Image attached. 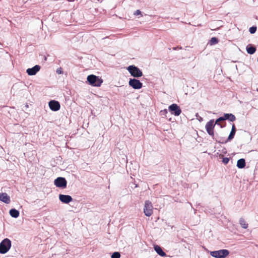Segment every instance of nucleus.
<instances>
[{
  "label": "nucleus",
  "instance_id": "nucleus-8",
  "mask_svg": "<svg viewBox=\"0 0 258 258\" xmlns=\"http://www.w3.org/2000/svg\"><path fill=\"white\" fill-rule=\"evenodd\" d=\"M128 85L134 89H140L142 88L143 84L139 80L134 78L130 79L128 81Z\"/></svg>",
  "mask_w": 258,
  "mask_h": 258
},
{
  "label": "nucleus",
  "instance_id": "nucleus-23",
  "mask_svg": "<svg viewBox=\"0 0 258 258\" xmlns=\"http://www.w3.org/2000/svg\"><path fill=\"white\" fill-rule=\"evenodd\" d=\"M111 258H120V254L118 252H114L111 255Z\"/></svg>",
  "mask_w": 258,
  "mask_h": 258
},
{
  "label": "nucleus",
  "instance_id": "nucleus-9",
  "mask_svg": "<svg viewBox=\"0 0 258 258\" xmlns=\"http://www.w3.org/2000/svg\"><path fill=\"white\" fill-rule=\"evenodd\" d=\"M169 111L172 114L175 116H178L181 112V110L176 104H172L168 107Z\"/></svg>",
  "mask_w": 258,
  "mask_h": 258
},
{
  "label": "nucleus",
  "instance_id": "nucleus-11",
  "mask_svg": "<svg viewBox=\"0 0 258 258\" xmlns=\"http://www.w3.org/2000/svg\"><path fill=\"white\" fill-rule=\"evenodd\" d=\"M59 200L64 204H69L73 201V198L69 195L60 194L59 195Z\"/></svg>",
  "mask_w": 258,
  "mask_h": 258
},
{
  "label": "nucleus",
  "instance_id": "nucleus-19",
  "mask_svg": "<svg viewBox=\"0 0 258 258\" xmlns=\"http://www.w3.org/2000/svg\"><path fill=\"white\" fill-rule=\"evenodd\" d=\"M246 49L247 52L250 54H253L256 51V48L252 46L251 45L247 46Z\"/></svg>",
  "mask_w": 258,
  "mask_h": 258
},
{
  "label": "nucleus",
  "instance_id": "nucleus-18",
  "mask_svg": "<svg viewBox=\"0 0 258 258\" xmlns=\"http://www.w3.org/2000/svg\"><path fill=\"white\" fill-rule=\"evenodd\" d=\"M245 166V160L243 158L240 159L237 161V166L239 168H243Z\"/></svg>",
  "mask_w": 258,
  "mask_h": 258
},
{
  "label": "nucleus",
  "instance_id": "nucleus-27",
  "mask_svg": "<svg viewBox=\"0 0 258 258\" xmlns=\"http://www.w3.org/2000/svg\"><path fill=\"white\" fill-rule=\"evenodd\" d=\"M134 14L136 16L141 15V12L140 10H138L135 12Z\"/></svg>",
  "mask_w": 258,
  "mask_h": 258
},
{
  "label": "nucleus",
  "instance_id": "nucleus-13",
  "mask_svg": "<svg viewBox=\"0 0 258 258\" xmlns=\"http://www.w3.org/2000/svg\"><path fill=\"white\" fill-rule=\"evenodd\" d=\"M0 201L6 204H9L11 202L10 197L6 192H0Z\"/></svg>",
  "mask_w": 258,
  "mask_h": 258
},
{
  "label": "nucleus",
  "instance_id": "nucleus-7",
  "mask_svg": "<svg viewBox=\"0 0 258 258\" xmlns=\"http://www.w3.org/2000/svg\"><path fill=\"white\" fill-rule=\"evenodd\" d=\"M54 183L57 187L64 188L67 187V182L65 178L59 177L54 180Z\"/></svg>",
  "mask_w": 258,
  "mask_h": 258
},
{
  "label": "nucleus",
  "instance_id": "nucleus-14",
  "mask_svg": "<svg viewBox=\"0 0 258 258\" xmlns=\"http://www.w3.org/2000/svg\"><path fill=\"white\" fill-rule=\"evenodd\" d=\"M154 250L160 256H165L166 254L165 252L163 251L161 247L157 245H155L154 246Z\"/></svg>",
  "mask_w": 258,
  "mask_h": 258
},
{
  "label": "nucleus",
  "instance_id": "nucleus-17",
  "mask_svg": "<svg viewBox=\"0 0 258 258\" xmlns=\"http://www.w3.org/2000/svg\"><path fill=\"white\" fill-rule=\"evenodd\" d=\"M9 213L11 217L15 218H18L20 214L19 212L15 209H11L10 210Z\"/></svg>",
  "mask_w": 258,
  "mask_h": 258
},
{
  "label": "nucleus",
  "instance_id": "nucleus-28",
  "mask_svg": "<svg viewBox=\"0 0 258 258\" xmlns=\"http://www.w3.org/2000/svg\"><path fill=\"white\" fill-rule=\"evenodd\" d=\"M56 73L58 74H62V71L61 70V68L57 69V70H56Z\"/></svg>",
  "mask_w": 258,
  "mask_h": 258
},
{
  "label": "nucleus",
  "instance_id": "nucleus-6",
  "mask_svg": "<svg viewBox=\"0 0 258 258\" xmlns=\"http://www.w3.org/2000/svg\"><path fill=\"white\" fill-rule=\"evenodd\" d=\"M144 212L146 216L150 217L153 214V205L149 201H146L144 208Z\"/></svg>",
  "mask_w": 258,
  "mask_h": 258
},
{
  "label": "nucleus",
  "instance_id": "nucleus-3",
  "mask_svg": "<svg viewBox=\"0 0 258 258\" xmlns=\"http://www.w3.org/2000/svg\"><path fill=\"white\" fill-rule=\"evenodd\" d=\"M127 70L131 76L135 78H139L143 76V73L141 70L134 65L128 66Z\"/></svg>",
  "mask_w": 258,
  "mask_h": 258
},
{
  "label": "nucleus",
  "instance_id": "nucleus-1",
  "mask_svg": "<svg viewBox=\"0 0 258 258\" xmlns=\"http://www.w3.org/2000/svg\"><path fill=\"white\" fill-rule=\"evenodd\" d=\"M87 81L90 85L95 87H100L103 83L102 79L94 75L88 76Z\"/></svg>",
  "mask_w": 258,
  "mask_h": 258
},
{
  "label": "nucleus",
  "instance_id": "nucleus-10",
  "mask_svg": "<svg viewBox=\"0 0 258 258\" xmlns=\"http://www.w3.org/2000/svg\"><path fill=\"white\" fill-rule=\"evenodd\" d=\"M50 109L53 111H57L59 110L60 105L57 101L51 100L48 103Z\"/></svg>",
  "mask_w": 258,
  "mask_h": 258
},
{
  "label": "nucleus",
  "instance_id": "nucleus-22",
  "mask_svg": "<svg viewBox=\"0 0 258 258\" xmlns=\"http://www.w3.org/2000/svg\"><path fill=\"white\" fill-rule=\"evenodd\" d=\"M225 118H224V116H221V117H220L219 118H218L215 121V123L216 124H218V125H220L221 127H222L223 126L219 123V122L220 121H223V120H225Z\"/></svg>",
  "mask_w": 258,
  "mask_h": 258
},
{
  "label": "nucleus",
  "instance_id": "nucleus-15",
  "mask_svg": "<svg viewBox=\"0 0 258 258\" xmlns=\"http://www.w3.org/2000/svg\"><path fill=\"white\" fill-rule=\"evenodd\" d=\"M224 117L225 120H229L230 121H234L236 119L235 116L232 113H225Z\"/></svg>",
  "mask_w": 258,
  "mask_h": 258
},
{
  "label": "nucleus",
  "instance_id": "nucleus-26",
  "mask_svg": "<svg viewBox=\"0 0 258 258\" xmlns=\"http://www.w3.org/2000/svg\"><path fill=\"white\" fill-rule=\"evenodd\" d=\"M222 161L224 164H227L229 161V159L227 157L224 158Z\"/></svg>",
  "mask_w": 258,
  "mask_h": 258
},
{
  "label": "nucleus",
  "instance_id": "nucleus-5",
  "mask_svg": "<svg viewBox=\"0 0 258 258\" xmlns=\"http://www.w3.org/2000/svg\"><path fill=\"white\" fill-rule=\"evenodd\" d=\"M216 124L214 123V119H211L209 121H208L206 124V129L208 133V134L212 137L214 139V128Z\"/></svg>",
  "mask_w": 258,
  "mask_h": 258
},
{
  "label": "nucleus",
  "instance_id": "nucleus-20",
  "mask_svg": "<svg viewBox=\"0 0 258 258\" xmlns=\"http://www.w3.org/2000/svg\"><path fill=\"white\" fill-rule=\"evenodd\" d=\"M239 223H240L241 226L242 228H243L244 229H246L247 228L248 224L246 223L245 221L243 219H242V218L240 219Z\"/></svg>",
  "mask_w": 258,
  "mask_h": 258
},
{
  "label": "nucleus",
  "instance_id": "nucleus-24",
  "mask_svg": "<svg viewBox=\"0 0 258 258\" xmlns=\"http://www.w3.org/2000/svg\"><path fill=\"white\" fill-rule=\"evenodd\" d=\"M256 30V27H254V26H252L251 27H250L249 28V32L251 33V34H253L255 32Z\"/></svg>",
  "mask_w": 258,
  "mask_h": 258
},
{
  "label": "nucleus",
  "instance_id": "nucleus-25",
  "mask_svg": "<svg viewBox=\"0 0 258 258\" xmlns=\"http://www.w3.org/2000/svg\"><path fill=\"white\" fill-rule=\"evenodd\" d=\"M167 113V110L166 109L162 110L160 111V114L162 116H165Z\"/></svg>",
  "mask_w": 258,
  "mask_h": 258
},
{
  "label": "nucleus",
  "instance_id": "nucleus-21",
  "mask_svg": "<svg viewBox=\"0 0 258 258\" xmlns=\"http://www.w3.org/2000/svg\"><path fill=\"white\" fill-rule=\"evenodd\" d=\"M218 42V40L217 38L216 37H212L210 41V44L211 45L216 44Z\"/></svg>",
  "mask_w": 258,
  "mask_h": 258
},
{
  "label": "nucleus",
  "instance_id": "nucleus-12",
  "mask_svg": "<svg viewBox=\"0 0 258 258\" xmlns=\"http://www.w3.org/2000/svg\"><path fill=\"white\" fill-rule=\"evenodd\" d=\"M40 69V67L38 65H35L32 68H29L26 70V72L30 76L35 75Z\"/></svg>",
  "mask_w": 258,
  "mask_h": 258
},
{
  "label": "nucleus",
  "instance_id": "nucleus-4",
  "mask_svg": "<svg viewBox=\"0 0 258 258\" xmlns=\"http://www.w3.org/2000/svg\"><path fill=\"white\" fill-rule=\"evenodd\" d=\"M229 253V251L227 249H220L210 252L211 255L215 258H225Z\"/></svg>",
  "mask_w": 258,
  "mask_h": 258
},
{
  "label": "nucleus",
  "instance_id": "nucleus-16",
  "mask_svg": "<svg viewBox=\"0 0 258 258\" xmlns=\"http://www.w3.org/2000/svg\"><path fill=\"white\" fill-rule=\"evenodd\" d=\"M236 129L234 124H233L230 133L228 136L227 142L231 141L235 134Z\"/></svg>",
  "mask_w": 258,
  "mask_h": 258
},
{
  "label": "nucleus",
  "instance_id": "nucleus-2",
  "mask_svg": "<svg viewBox=\"0 0 258 258\" xmlns=\"http://www.w3.org/2000/svg\"><path fill=\"white\" fill-rule=\"evenodd\" d=\"M12 245L11 241L6 238L0 243V253L5 254L10 249Z\"/></svg>",
  "mask_w": 258,
  "mask_h": 258
}]
</instances>
